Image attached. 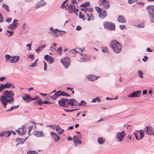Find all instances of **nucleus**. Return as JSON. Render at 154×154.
<instances>
[{
    "label": "nucleus",
    "mask_w": 154,
    "mask_h": 154,
    "mask_svg": "<svg viewBox=\"0 0 154 154\" xmlns=\"http://www.w3.org/2000/svg\"><path fill=\"white\" fill-rule=\"evenodd\" d=\"M4 95L1 96L0 101L2 104L4 105V107L6 108L7 102L13 103L14 101L13 96L14 94L12 91H9L7 90L3 92Z\"/></svg>",
    "instance_id": "nucleus-1"
},
{
    "label": "nucleus",
    "mask_w": 154,
    "mask_h": 154,
    "mask_svg": "<svg viewBox=\"0 0 154 154\" xmlns=\"http://www.w3.org/2000/svg\"><path fill=\"white\" fill-rule=\"evenodd\" d=\"M110 46L112 48L113 51L116 54H119L121 51V44L116 40H113L111 41Z\"/></svg>",
    "instance_id": "nucleus-2"
},
{
    "label": "nucleus",
    "mask_w": 154,
    "mask_h": 154,
    "mask_svg": "<svg viewBox=\"0 0 154 154\" xmlns=\"http://www.w3.org/2000/svg\"><path fill=\"white\" fill-rule=\"evenodd\" d=\"M151 23H154V5H149L146 7Z\"/></svg>",
    "instance_id": "nucleus-3"
},
{
    "label": "nucleus",
    "mask_w": 154,
    "mask_h": 154,
    "mask_svg": "<svg viewBox=\"0 0 154 154\" xmlns=\"http://www.w3.org/2000/svg\"><path fill=\"white\" fill-rule=\"evenodd\" d=\"M104 27L105 29L109 30H114L115 29V26L114 23L109 22H106L103 23Z\"/></svg>",
    "instance_id": "nucleus-4"
},
{
    "label": "nucleus",
    "mask_w": 154,
    "mask_h": 154,
    "mask_svg": "<svg viewBox=\"0 0 154 154\" xmlns=\"http://www.w3.org/2000/svg\"><path fill=\"white\" fill-rule=\"evenodd\" d=\"M126 135V134L124 131L120 132H118L116 135V140L118 142L122 141L124 139Z\"/></svg>",
    "instance_id": "nucleus-5"
},
{
    "label": "nucleus",
    "mask_w": 154,
    "mask_h": 154,
    "mask_svg": "<svg viewBox=\"0 0 154 154\" xmlns=\"http://www.w3.org/2000/svg\"><path fill=\"white\" fill-rule=\"evenodd\" d=\"M68 99L62 98L60 100L58 101V103L61 106L67 107L68 106Z\"/></svg>",
    "instance_id": "nucleus-6"
},
{
    "label": "nucleus",
    "mask_w": 154,
    "mask_h": 154,
    "mask_svg": "<svg viewBox=\"0 0 154 154\" xmlns=\"http://www.w3.org/2000/svg\"><path fill=\"white\" fill-rule=\"evenodd\" d=\"M144 131L145 133L148 135H152L154 134V131L152 128L149 126L146 127L144 128Z\"/></svg>",
    "instance_id": "nucleus-7"
},
{
    "label": "nucleus",
    "mask_w": 154,
    "mask_h": 154,
    "mask_svg": "<svg viewBox=\"0 0 154 154\" xmlns=\"http://www.w3.org/2000/svg\"><path fill=\"white\" fill-rule=\"evenodd\" d=\"M12 85V84L10 82H7L5 84H1L0 85V92L4 89L9 88L11 87Z\"/></svg>",
    "instance_id": "nucleus-8"
},
{
    "label": "nucleus",
    "mask_w": 154,
    "mask_h": 154,
    "mask_svg": "<svg viewBox=\"0 0 154 154\" xmlns=\"http://www.w3.org/2000/svg\"><path fill=\"white\" fill-rule=\"evenodd\" d=\"M58 31H60L65 32V33H66V32L65 31L60 30L58 29H53L52 32L53 33L52 35L54 37H58L61 35H64V34L61 33H57Z\"/></svg>",
    "instance_id": "nucleus-9"
},
{
    "label": "nucleus",
    "mask_w": 154,
    "mask_h": 154,
    "mask_svg": "<svg viewBox=\"0 0 154 154\" xmlns=\"http://www.w3.org/2000/svg\"><path fill=\"white\" fill-rule=\"evenodd\" d=\"M61 62L64 68L66 69L69 65V59L68 57L63 58L61 60Z\"/></svg>",
    "instance_id": "nucleus-10"
},
{
    "label": "nucleus",
    "mask_w": 154,
    "mask_h": 154,
    "mask_svg": "<svg viewBox=\"0 0 154 154\" xmlns=\"http://www.w3.org/2000/svg\"><path fill=\"white\" fill-rule=\"evenodd\" d=\"M141 93V91H134L127 96L128 97H139Z\"/></svg>",
    "instance_id": "nucleus-11"
},
{
    "label": "nucleus",
    "mask_w": 154,
    "mask_h": 154,
    "mask_svg": "<svg viewBox=\"0 0 154 154\" xmlns=\"http://www.w3.org/2000/svg\"><path fill=\"white\" fill-rule=\"evenodd\" d=\"M17 21L18 20L17 19L14 20L12 23L10 24L9 26V28L12 30L15 29L18 26Z\"/></svg>",
    "instance_id": "nucleus-12"
},
{
    "label": "nucleus",
    "mask_w": 154,
    "mask_h": 154,
    "mask_svg": "<svg viewBox=\"0 0 154 154\" xmlns=\"http://www.w3.org/2000/svg\"><path fill=\"white\" fill-rule=\"evenodd\" d=\"M23 128H19L18 130H16V131L17 132V134L20 135H23L26 133V130L24 128V126H22Z\"/></svg>",
    "instance_id": "nucleus-13"
},
{
    "label": "nucleus",
    "mask_w": 154,
    "mask_h": 154,
    "mask_svg": "<svg viewBox=\"0 0 154 154\" xmlns=\"http://www.w3.org/2000/svg\"><path fill=\"white\" fill-rule=\"evenodd\" d=\"M82 54H81V57H80V60H79L82 62H85L89 60L91 58V57L89 56H87L86 55L83 54V56L82 55Z\"/></svg>",
    "instance_id": "nucleus-14"
},
{
    "label": "nucleus",
    "mask_w": 154,
    "mask_h": 154,
    "mask_svg": "<svg viewBox=\"0 0 154 154\" xmlns=\"http://www.w3.org/2000/svg\"><path fill=\"white\" fill-rule=\"evenodd\" d=\"M78 101L75 99L72 98L68 100V104L71 106H77Z\"/></svg>",
    "instance_id": "nucleus-15"
},
{
    "label": "nucleus",
    "mask_w": 154,
    "mask_h": 154,
    "mask_svg": "<svg viewBox=\"0 0 154 154\" xmlns=\"http://www.w3.org/2000/svg\"><path fill=\"white\" fill-rule=\"evenodd\" d=\"M99 17L102 19L105 18L107 15V13L106 10H102L100 13Z\"/></svg>",
    "instance_id": "nucleus-16"
},
{
    "label": "nucleus",
    "mask_w": 154,
    "mask_h": 154,
    "mask_svg": "<svg viewBox=\"0 0 154 154\" xmlns=\"http://www.w3.org/2000/svg\"><path fill=\"white\" fill-rule=\"evenodd\" d=\"M50 134L52 136V138L54 140L55 142H57L60 139V137L55 132H51Z\"/></svg>",
    "instance_id": "nucleus-17"
},
{
    "label": "nucleus",
    "mask_w": 154,
    "mask_h": 154,
    "mask_svg": "<svg viewBox=\"0 0 154 154\" xmlns=\"http://www.w3.org/2000/svg\"><path fill=\"white\" fill-rule=\"evenodd\" d=\"M46 2L43 0H41L38 2L35 6L36 9H37L46 5Z\"/></svg>",
    "instance_id": "nucleus-18"
},
{
    "label": "nucleus",
    "mask_w": 154,
    "mask_h": 154,
    "mask_svg": "<svg viewBox=\"0 0 154 154\" xmlns=\"http://www.w3.org/2000/svg\"><path fill=\"white\" fill-rule=\"evenodd\" d=\"M73 141L74 143V145L75 146H77L78 145V144H76L77 143H78L79 144H81L82 142L78 138L75 136H74L73 137Z\"/></svg>",
    "instance_id": "nucleus-19"
},
{
    "label": "nucleus",
    "mask_w": 154,
    "mask_h": 154,
    "mask_svg": "<svg viewBox=\"0 0 154 154\" xmlns=\"http://www.w3.org/2000/svg\"><path fill=\"white\" fill-rule=\"evenodd\" d=\"M98 78V76L92 75H89L87 76L88 79L92 81H94L96 80Z\"/></svg>",
    "instance_id": "nucleus-20"
},
{
    "label": "nucleus",
    "mask_w": 154,
    "mask_h": 154,
    "mask_svg": "<svg viewBox=\"0 0 154 154\" xmlns=\"http://www.w3.org/2000/svg\"><path fill=\"white\" fill-rule=\"evenodd\" d=\"M117 20L119 22L124 23L126 22V20L123 16H119Z\"/></svg>",
    "instance_id": "nucleus-21"
},
{
    "label": "nucleus",
    "mask_w": 154,
    "mask_h": 154,
    "mask_svg": "<svg viewBox=\"0 0 154 154\" xmlns=\"http://www.w3.org/2000/svg\"><path fill=\"white\" fill-rule=\"evenodd\" d=\"M74 7H75V6L71 4L68 6V8H67V9L68 10L69 13H71L74 12Z\"/></svg>",
    "instance_id": "nucleus-22"
},
{
    "label": "nucleus",
    "mask_w": 154,
    "mask_h": 154,
    "mask_svg": "<svg viewBox=\"0 0 154 154\" xmlns=\"http://www.w3.org/2000/svg\"><path fill=\"white\" fill-rule=\"evenodd\" d=\"M34 134L37 137H43L44 134L42 131H36L35 132Z\"/></svg>",
    "instance_id": "nucleus-23"
},
{
    "label": "nucleus",
    "mask_w": 154,
    "mask_h": 154,
    "mask_svg": "<svg viewBox=\"0 0 154 154\" xmlns=\"http://www.w3.org/2000/svg\"><path fill=\"white\" fill-rule=\"evenodd\" d=\"M105 141V139L103 137H99L97 138V142L100 145L103 144Z\"/></svg>",
    "instance_id": "nucleus-24"
},
{
    "label": "nucleus",
    "mask_w": 154,
    "mask_h": 154,
    "mask_svg": "<svg viewBox=\"0 0 154 154\" xmlns=\"http://www.w3.org/2000/svg\"><path fill=\"white\" fill-rule=\"evenodd\" d=\"M22 98L24 100H26V102L31 101V97L29 95L25 94L24 96L22 97Z\"/></svg>",
    "instance_id": "nucleus-25"
},
{
    "label": "nucleus",
    "mask_w": 154,
    "mask_h": 154,
    "mask_svg": "<svg viewBox=\"0 0 154 154\" xmlns=\"http://www.w3.org/2000/svg\"><path fill=\"white\" fill-rule=\"evenodd\" d=\"M11 63H14L18 61L19 57V56H13L11 57Z\"/></svg>",
    "instance_id": "nucleus-26"
},
{
    "label": "nucleus",
    "mask_w": 154,
    "mask_h": 154,
    "mask_svg": "<svg viewBox=\"0 0 154 154\" xmlns=\"http://www.w3.org/2000/svg\"><path fill=\"white\" fill-rule=\"evenodd\" d=\"M38 103L39 105H42L44 104H50L51 102L48 101H43L41 99H39L38 102Z\"/></svg>",
    "instance_id": "nucleus-27"
},
{
    "label": "nucleus",
    "mask_w": 154,
    "mask_h": 154,
    "mask_svg": "<svg viewBox=\"0 0 154 154\" xmlns=\"http://www.w3.org/2000/svg\"><path fill=\"white\" fill-rule=\"evenodd\" d=\"M61 92V90H60L58 91H57L54 94V98H53V99L54 100H56L58 97L59 96H61V93H60Z\"/></svg>",
    "instance_id": "nucleus-28"
},
{
    "label": "nucleus",
    "mask_w": 154,
    "mask_h": 154,
    "mask_svg": "<svg viewBox=\"0 0 154 154\" xmlns=\"http://www.w3.org/2000/svg\"><path fill=\"white\" fill-rule=\"evenodd\" d=\"M56 130L57 132H58L60 134H62L64 131L63 129L60 128V126L59 125L57 126Z\"/></svg>",
    "instance_id": "nucleus-29"
},
{
    "label": "nucleus",
    "mask_w": 154,
    "mask_h": 154,
    "mask_svg": "<svg viewBox=\"0 0 154 154\" xmlns=\"http://www.w3.org/2000/svg\"><path fill=\"white\" fill-rule=\"evenodd\" d=\"M5 57L7 62H11V60L12 58L11 56L9 54H6L5 55Z\"/></svg>",
    "instance_id": "nucleus-30"
},
{
    "label": "nucleus",
    "mask_w": 154,
    "mask_h": 154,
    "mask_svg": "<svg viewBox=\"0 0 154 154\" xmlns=\"http://www.w3.org/2000/svg\"><path fill=\"white\" fill-rule=\"evenodd\" d=\"M69 0H66L62 4L61 6V8H66V10L67 9V7L68 6L67 5H66V6H65V5L66 4V2H68Z\"/></svg>",
    "instance_id": "nucleus-31"
},
{
    "label": "nucleus",
    "mask_w": 154,
    "mask_h": 154,
    "mask_svg": "<svg viewBox=\"0 0 154 154\" xmlns=\"http://www.w3.org/2000/svg\"><path fill=\"white\" fill-rule=\"evenodd\" d=\"M86 104V103L84 100L81 101V102L79 103L78 102H77V106H85Z\"/></svg>",
    "instance_id": "nucleus-32"
},
{
    "label": "nucleus",
    "mask_w": 154,
    "mask_h": 154,
    "mask_svg": "<svg viewBox=\"0 0 154 154\" xmlns=\"http://www.w3.org/2000/svg\"><path fill=\"white\" fill-rule=\"evenodd\" d=\"M90 3L89 2L87 1L86 2L80 5V7L85 8L90 5Z\"/></svg>",
    "instance_id": "nucleus-33"
},
{
    "label": "nucleus",
    "mask_w": 154,
    "mask_h": 154,
    "mask_svg": "<svg viewBox=\"0 0 154 154\" xmlns=\"http://www.w3.org/2000/svg\"><path fill=\"white\" fill-rule=\"evenodd\" d=\"M103 7L105 8L106 9H108L109 8L110 6V4L109 2H105L104 3V5H101Z\"/></svg>",
    "instance_id": "nucleus-34"
},
{
    "label": "nucleus",
    "mask_w": 154,
    "mask_h": 154,
    "mask_svg": "<svg viewBox=\"0 0 154 154\" xmlns=\"http://www.w3.org/2000/svg\"><path fill=\"white\" fill-rule=\"evenodd\" d=\"M47 61L49 64H51L53 63L54 60L52 57L51 56L50 58H49V59H47Z\"/></svg>",
    "instance_id": "nucleus-35"
},
{
    "label": "nucleus",
    "mask_w": 154,
    "mask_h": 154,
    "mask_svg": "<svg viewBox=\"0 0 154 154\" xmlns=\"http://www.w3.org/2000/svg\"><path fill=\"white\" fill-rule=\"evenodd\" d=\"M140 137L139 138V140H141L142 139L144 136V133L143 130H140Z\"/></svg>",
    "instance_id": "nucleus-36"
},
{
    "label": "nucleus",
    "mask_w": 154,
    "mask_h": 154,
    "mask_svg": "<svg viewBox=\"0 0 154 154\" xmlns=\"http://www.w3.org/2000/svg\"><path fill=\"white\" fill-rule=\"evenodd\" d=\"M2 7L4 8L6 10L8 11H10L9 10V8L8 5L6 4H5L4 3H3V5L2 6Z\"/></svg>",
    "instance_id": "nucleus-37"
},
{
    "label": "nucleus",
    "mask_w": 154,
    "mask_h": 154,
    "mask_svg": "<svg viewBox=\"0 0 154 154\" xmlns=\"http://www.w3.org/2000/svg\"><path fill=\"white\" fill-rule=\"evenodd\" d=\"M102 51L103 52H106L108 51V49L107 47H103L102 48Z\"/></svg>",
    "instance_id": "nucleus-38"
},
{
    "label": "nucleus",
    "mask_w": 154,
    "mask_h": 154,
    "mask_svg": "<svg viewBox=\"0 0 154 154\" xmlns=\"http://www.w3.org/2000/svg\"><path fill=\"white\" fill-rule=\"evenodd\" d=\"M27 154H38V153L35 151H29L27 152Z\"/></svg>",
    "instance_id": "nucleus-39"
},
{
    "label": "nucleus",
    "mask_w": 154,
    "mask_h": 154,
    "mask_svg": "<svg viewBox=\"0 0 154 154\" xmlns=\"http://www.w3.org/2000/svg\"><path fill=\"white\" fill-rule=\"evenodd\" d=\"M138 74L139 75V77L140 78H143V72L140 70H138Z\"/></svg>",
    "instance_id": "nucleus-40"
},
{
    "label": "nucleus",
    "mask_w": 154,
    "mask_h": 154,
    "mask_svg": "<svg viewBox=\"0 0 154 154\" xmlns=\"http://www.w3.org/2000/svg\"><path fill=\"white\" fill-rule=\"evenodd\" d=\"M32 44H29L26 45V47L27 48V50L28 51H30L31 50V46Z\"/></svg>",
    "instance_id": "nucleus-41"
},
{
    "label": "nucleus",
    "mask_w": 154,
    "mask_h": 154,
    "mask_svg": "<svg viewBox=\"0 0 154 154\" xmlns=\"http://www.w3.org/2000/svg\"><path fill=\"white\" fill-rule=\"evenodd\" d=\"M95 8L96 10V11L98 13H100L102 10L100 8L97 6L95 7Z\"/></svg>",
    "instance_id": "nucleus-42"
},
{
    "label": "nucleus",
    "mask_w": 154,
    "mask_h": 154,
    "mask_svg": "<svg viewBox=\"0 0 154 154\" xmlns=\"http://www.w3.org/2000/svg\"><path fill=\"white\" fill-rule=\"evenodd\" d=\"M7 134L6 131H4L2 132L0 134V136L1 137L5 136Z\"/></svg>",
    "instance_id": "nucleus-43"
},
{
    "label": "nucleus",
    "mask_w": 154,
    "mask_h": 154,
    "mask_svg": "<svg viewBox=\"0 0 154 154\" xmlns=\"http://www.w3.org/2000/svg\"><path fill=\"white\" fill-rule=\"evenodd\" d=\"M62 48L60 47L57 49V52L59 54L61 55L62 54V52L61 51Z\"/></svg>",
    "instance_id": "nucleus-44"
},
{
    "label": "nucleus",
    "mask_w": 154,
    "mask_h": 154,
    "mask_svg": "<svg viewBox=\"0 0 154 154\" xmlns=\"http://www.w3.org/2000/svg\"><path fill=\"white\" fill-rule=\"evenodd\" d=\"M100 1L99 4L100 6L101 5H104V3L105 2H106L107 1L106 0H99Z\"/></svg>",
    "instance_id": "nucleus-45"
},
{
    "label": "nucleus",
    "mask_w": 154,
    "mask_h": 154,
    "mask_svg": "<svg viewBox=\"0 0 154 154\" xmlns=\"http://www.w3.org/2000/svg\"><path fill=\"white\" fill-rule=\"evenodd\" d=\"M7 32L8 33L10 34V35H8L7 33H6V35H8L9 37L11 36V35H12L13 34V32L12 31H9L7 30Z\"/></svg>",
    "instance_id": "nucleus-46"
},
{
    "label": "nucleus",
    "mask_w": 154,
    "mask_h": 154,
    "mask_svg": "<svg viewBox=\"0 0 154 154\" xmlns=\"http://www.w3.org/2000/svg\"><path fill=\"white\" fill-rule=\"evenodd\" d=\"M70 52L73 54H75L77 53L78 52L75 49H73L70 51Z\"/></svg>",
    "instance_id": "nucleus-47"
},
{
    "label": "nucleus",
    "mask_w": 154,
    "mask_h": 154,
    "mask_svg": "<svg viewBox=\"0 0 154 154\" xmlns=\"http://www.w3.org/2000/svg\"><path fill=\"white\" fill-rule=\"evenodd\" d=\"M42 49V48L41 46L39 47L38 48L36 49L35 50V51L37 53H38L39 51H41Z\"/></svg>",
    "instance_id": "nucleus-48"
},
{
    "label": "nucleus",
    "mask_w": 154,
    "mask_h": 154,
    "mask_svg": "<svg viewBox=\"0 0 154 154\" xmlns=\"http://www.w3.org/2000/svg\"><path fill=\"white\" fill-rule=\"evenodd\" d=\"M144 26V25L143 23H140L137 25V27L139 28L142 27L143 28Z\"/></svg>",
    "instance_id": "nucleus-49"
},
{
    "label": "nucleus",
    "mask_w": 154,
    "mask_h": 154,
    "mask_svg": "<svg viewBox=\"0 0 154 154\" xmlns=\"http://www.w3.org/2000/svg\"><path fill=\"white\" fill-rule=\"evenodd\" d=\"M87 12H92L93 11V9L91 8H87Z\"/></svg>",
    "instance_id": "nucleus-50"
},
{
    "label": "nucleus",
    "mask_w": 154,
    "mask_h": 154,
    "mask_svg": "<svg viewBox=\"0 0 154 154\" xmlns=\"http://www.w3.org/2000/svg\"><path fill=\"white\" fill-rule=\"evenodd\" d=\"M60 93H61V96H66L67 97L68 96V95H69L68 94L64 92L63 91H61V92Z\"/></svg>",
    "instance_id": "nucleus-51"
},
{
    "label": "nucleus",
    "mask_w": 154,
    "mask_h": 154,
    "mask_svg": "<svg viewBox=\"0 0 154 154\" xmlns=\"http://www.w3.org/2000/svg\"><path fill=\"white\" fill-rule=\"evenodd\" d=\"M119 28L121 29H126V27L125 26L122 25H120L119 26Z\"/></svg>",
    "instance_id": "nucleus-52"
},
{
    "label": "nucleus",
    "mask_w": 154,
    "mask_h": 154,
    "mask_svg": "<svg viewBox=\"0 0 154 154\" xmlns=\"http://www.w3.org/2000/svg\"><path fill=\"white\" fill-rule=\"evenodd\" d=\"M28 138V137H27V138H26L23 139V140H21L20 142V144H23L24 143V142L27 139V138Z\"/></svg>",
    "instance_id": "nucleus-53"
},
{
    "label": "nucleus",
    "mask_w": 154,
    "mask_h": 154,
    "mask_svg": "<svg viewBox=\"0 0 154 154\" xmlns=\"http://www.w3.org/2000/svg\"><path fill=\"white\" fill-rule=\"evenodd\" d=\"M137 0H128V3L129 4H132Z\"/></svg>",
    "instance_id": "nucleus-54"
},
{
    "label": "nucleus",
    "mask_w": 154,
    "mask_h": 154,
    "mask_svg": "<svg viewBox=\"0 0 154 154\" xmlns=\"http://www.w3.org/2000/svg\"><path fill=\"white\" fill-rule=\"evenodd\" d=\"M6 133H7V136H6V137H9L11 135V131H6Z\"/></svg>",
    "instance_id": "nucleus-55"
},
{
    "label": "nucleus",
    "mask_w": 154,
    "mask_h": 154,
    "mask_svg": "<svg viewBox=\"0 0 154 154\" xmlns=\"http://www.w3.org/2000/svg\"><path fill=\"white\" fill-rule=\"evenodd\" d=\"M12 19L11 18H9L6 19L5 21V22L10 23L11 22Z\"/></svg>",
    "instance_id": "nucleus-56"
},
{
    "label": "nucleus",
    "mask_w": 154,
    "mask_h": 154,
    "mask_svg": "<svg viewBox=\"0 0 154 154\" xmlns=\"http://www.w3.org/2000/svg\"><path fill=\"white\" fill-rule=\"evenodd\" d=\"M4 22V21L3 20V17L2 14L0 13V23H2Z\"/></svg>",
    "instance_id": "nucleus-57"
},
{
    "label": "nucleus",
    "mask_w": 154,
    "mask_h": 154,
    "mask_svg": "<svg viewBox=\"0 0 154 154\" xmlns=\"http://www.w3.org/2000/svg\"><path fill=\"white\" fill-rule=\"evenodd\" d=\"M51 57V56L49 55H46L44 57V59L47 60V59H49V58H50Z\"/></svg>",
    "instance_id": "nucleus-58"
},
{
    "label": "nucleus",
    "mask_w": 154,
    "mask_h": 154,
    "mask_svg": "<svg viewBox=\"0 0 154 154\" xmlns=\"http://www.w3.org/2000/svg\"><path fill=\"white\" fill-rule=\"evenodd\" d=\"M148 58L147 56H145L144 57L143 59V60L144 62H146L147 61V60L148 59Z\"/></svg>",
    "instance_id": "nucleus-59"
},
{
    "label": "nucleus",
    "mask_w": 154,
    "mask_h": 154,
    "mask_svg": "<svg viewBox=\"0 0 154 154\" xmlns=\"http://www.w3.org/2000/svg\"><path fill=\"white\" fill-rule=\"evenodd\" d=\"M44 70L45 71H46L47 70V65L45 61H44Z\"/></svg>",
    "instance_id": "nucleus-60"
},
{
    "label": "nucleus",
    "mask_w": 154,
    "mask_h": 154,
    "mask_svg": "<svg viewBox=\"0 0 154 154\" xmlns=\"http://www.w3.org/2000/svg\"><path fill=\"white\" fill-rule=\"evenodd\" d=\"M85 16L84 15H82L81 14V12L80 11L79 12V17L80 19H82Z\"/></svg>",
    "instance_id": "nucleus-61"
},
{
    "label": "nucleus",
    "mask_w": 154,
    "mask_h": 154,
    "mask_svg": "<svg viewBox=\"0 0 154 154\" xmlns=\"http://www.w3.org/2000/svg\"><path fill=\"white\" fill-rule=\"evenodd\" d=\"M36 61H35L34 63H33L30 66V67H34L36 66Z\"/></svg>",
    "instance_id": "nucleus-62"
},
{
    "label": "nucleus",
    "mask_w": 154,
    "mask_h": 154,
    "mask_svg": "<svg viewBox=\"0 0 154 154\" xmlns=\"http://www.w3.org/2000/svg\"><path fill=\"white\" fill-rule=\"evenodd\" d=\"M38 99H39V97L38 96H37L34 98H31V101L35 100H37Z\"/></svg>",
    "instance_id": "nucleus-63"
},
{
    "label": "nucleus",
    "mask_w": 154,
    "mask_h": 154,
    "mask_svg": "<svg viewBox=\"0 0 154 154\" xmlns=\"http://www.w3.org/2000/svg\"><path fill=\"white\" fill-rule=\"evenodd\" d=\"M28 57L29 58L32 59H33L34 58V56L33 54H30L28 55Z\"/></svg>",
    "instance_id": "nucleus-64"
}]
</instances>
